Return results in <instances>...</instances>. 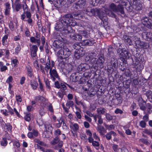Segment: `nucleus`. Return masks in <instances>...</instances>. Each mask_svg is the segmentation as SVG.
Here are the masks:
<instances>
[{
  "label": "nucleus",
  "mask_w": 152,
  "mask_h": 152,
  "mask_svg": "<svg viewBox=\"0 0 152 152\" xmlns=\"http://www.w3.org/2000/svg\"><path fill=\"white\" fill-rule=\"evenodd\" d=\"M146 96L151 102H152V92L151 91H148L146 93Z\"/></svg>",
  "instance_id": "35"
},
{
  "label": "nucleus",
  "mask_w": 152,
  "mask_h": 152,
  "mask_svg": "<svg viewBox=\"0 0 152 152\" xmlns=\"http://www.w3.org/2000/svg\"><path fill=\"white\" fill-rule=\"evenodd\" d=\"M146 125L145 121H141L140 123V126L142 128L145 127Z\"/></svg>",
  "instance_id": "47"
},
{
  "label": "nucleus",
  "mask_w": 152,
  "mask_h": 152,
  "mask_svg": "<svg viewBox=\"0 0 152 152\" xmlns=\"http://www.w3.org/2000/svg\"><path fill=\"white\" fill-rule=\"evenodd\" d=\"M31 53L32 57H34L36 56L37 55V52L38 50V48L36 45H33L31 48Z\"/></svg>",
  "instance_id": "12"
},
{
  "label": "nucleus",
  "mask_w": 152,
  "mask_h": 152,
  "mask_svg": "<svg viewBox=\"0 0 152 152\" xmlns=\"http://www.w3.org/2000/svg\"><path fill=\"white\" fill-rule=\"evenodd\" d=\"M79 68L82 71H84L89 68V66L86 64H82L79 66Z\"/></svg>",
  "instance_id": "21"
},
{
  "label": "nucleus",
  "mask_w": 152,
  "mask_h": 152,
  "mask_svg": "<svg viewBox=\"0 0 152 152\" xmlns=\"http://www.w3.org/2000/svg\"><path fill=\"white\" fill-rule=\"evenodd\" d=\"M35 146H37L38 149L40 150L43 152H53L52 150L49 149H45L44 148L39 145L38 144H35Z\"/></svg>",
  "instance_id": "26"
},
{
  "label": "nucleus",
  "mask_w": 152,
  "mask_h": 152,
  "mask_svg": "<svg viewBox=\"0 0 152 152\" xmlns=\"http://www.w3.org/2000/svg\"><path fill=\"white\" fill-rule=\"evenodd\" d=\"M105 126L109 130L114 129L115 128V126L113 125H110L109 126L106 125Z\"/></svg>",
  "instance_id": "48"
},
{
  "label": "nucleus",
  "mask_w": 152,
  "mask_h": 152,
  "mask_svg": "<svg viewBox=\"0 0 152 152\" xmlns=\"http://www.w3.org/2000/svg\"><path fill=\"white\" fill-rule=\"evenodd\" d=\"M60 87L62 90H65L66 89V87L64 83H61Z\"/></svg>",
  "instance_id": "58"
},
{
  "label": "nucleus",
  "mask_w": 152,
  "mask_h": 152,
  "mask_svg": "<svg viewBox=\"0 0 152 152\" xmlns=\"http://www.w3.org/2000/svg\"><path fill=\"white\" fill-rule=\"evenodd\" d=\"M32 133L33 135L36 137L38 135V132L37 130H33L32 131Z\"/></svg>",
  "instance_id": "60"
},
{
  "label": "nucleus",
  "mask_w": 152,
  "mask_h": 152,
  "mask_svg": "<svg viewBox=\"0 0 152 152\" xmlns=\"http://www.w3.org/2000/svg\"><path fill=\"white\" fill-rule=\"evenodd\" d=\"M115 112L116 114H122L123 113V111L121 110V109H119L118 108L116 109V110H115Z\"/></svg>",
  "instance_id": "59"
},
{
  "label": "nucleus",
  "mask_w": 152,
  "mask_h": 152,
  "mask_svg": "<svg viewBox=\"0 0 152 152\" xmlns=\"http://www.w3.org/2000/svg\"><path fill=\"white\" fill-rule=\"evenodd\" d=\"M7 138L6 137L3 138L1 142V145L5 146L7 145Z\"/></svg>",
  "instance_id": "39"
},
{
  "label": "nucleus",
  "mask_w": 152,
  "mask_h": 152,
  "mask_svg": "<svg viewBox=\"0 0 152 152\" xmlns=\"http://www.w3.org/2000/svg\"><path fill=\"white\" fill-rule=\"evenodd\" d=\"M139 106L140 109L142 110H145L146 109V103L141 97H139L138 100Z\"/></svg>",
  "instance_id": "10"
},
{
  "label": "nucleus",
  "mask_w": 152,
  "mask_h": 152,
  "mask_svg": "<svg viewBox=\"0 0 152 152\" xmlns=\"http://www.w3.org/2000/svg\"><path fill=\"white\" fill-rule=\"evenodd\" d=\"M12 7L16 11L18 12L19 10V0H16L15 1Z\"/></svg>",
  "instance_id": "29"
},
{
  "label": "nucleus",
  "mask_w": 152,
  "mask_h": 152,
  "mask_svg": "<svg viewBox=\"0 0 152 152\" xmlns=\"http://www.w3.org/2000/svg\"><path fill=\"white\" fill-rule=\"evenodd\" d=\"M86 14L90 16L95 15H97L100 18L103 20V18L105 17V14L103 11L102 8L101 9L98 10L96 8L91 9L90 12L86 10Z\"/></svg>",
  "instance_id": "4"
},
{
  "label": "nucleus",
  "mask_w": 152,
  "mask_h": 152,
  "mask_svg": "<svg viewBox=\"0 0 152 152\" xmlns=\"http://www.w3.org/2000/svg\"><path fill=\"white\" fill-rule=\"evenodd\" d=\"M34 66L37 70H38L39 69V67L37 61H35L34 62Z\"/></svg>",
  "instance_id": "52"
},
{
  "label": "nucleus",
  "mask_w": 152,
  "mask_h": 152,
  "mask_svg": "<svg viewBox=\"0 0 152 152\" xmlns=\"http://www.w3.org/2000/svg\"><path fill=\"white\" fill-rule=\"evenodd\" d=\"M9 27L12 31H13L14 30V27L13 26V24L12 22L10 21L9 23Z\"/></svg>",
  "instance_id": "56"
},
{
  "label": "nucleus",
  "mask_w": 152,
  "mask_h": 152,
  "mask_svg": "<svg viewBox=\"0 0 152 152\" xmlns=\"http://www.w3.org/2000/svg\"><path fill=\"white\" fill-rule=\"evenodd\" d=\"M93 61V66L94 69H96L98 67L100 68H103V64L104 62V59L103 57L102 56L99 57L98 60L94 58Z\"/></svg>",
  "instance_id": "6"
},
{
  "label": "nucleus",
  "mask_w": 152,
  "mask_h": 152,
  "mask_svg": "<svg viewBox=\"0 0 152 152\" xmlns=\"http://www.w3.org/2000/svg\"><path fill=\"white\" fill-rule=\"evenodd\" d=\"M49 73L51 77L52 78L53 81H54L55 80V78H58V74L55 69H50V70Z\"/></svg>",
  "instance_id": "13"
},
{
  "label": "nucleus",
  "mask_w": 152,
  "mask_h": 152,
  "mask_svg": "<svg viewBox=\"0 0 152 152\" xmlns=\"http://www.w3.org/2000/svg\"><path fill=\"white\" fill-rule=\"evenodd\" d=\"M23 9L24 13L26 15L27 18H31V14L30 12L28 11L27 6L25 4L23 5Z\"/></svg>",
  "instance_id": "15"
},
{
  "label": "nucleus",
  "mask_w": 152,
  "mask_h": 152,
  "mask_svg": "<svg viewBox=\"0 0 152 152\" xmlns=\"http://www.w3.org/2000/svg\"><path fill=\"white\" fill-rule=\"evenodd\" d=\"M105 109L103 108H98L97 110V111L99 113L103 114L105 112Z\"/></svg>",
  "instance_id": "46"
},
{
  "label": "nucleus",
  "mask_w": 152,
  "mask_h": 152,
  "mask_svg": "<svg viewBox=\"0 0 152 152\" xmlns=\"http://www.w3.org/2000/svg\"><path fill=\"white\" fill-rule=\"evenodd\" d=\"M59 142V140L57 138L54 139L53 141L51 142L52 145H54L57 144Z\"/></svg>",
  "instance_id": "53"
},
{
  "label": "nucleus",
  "mask_w": 152,
  "mask_h": 152,
  "mask_svg": "<svg viewBox=\"0 0 152 152\" xmlns=\"http://www.w3.org/2000/svg\"><path fill=\"white\" fill-rule=\"evenodd\" d=\"M45 82L46 84V87L47 88L49 89L50 88V85L49 81L48 79H45Z\"/></svg>",
  "instance_id": "49"
},
{
  "label": "nucleus",
  "mask_w": 152,
  "mask_h": 152,
  "mask_svg": "<svg viewBox=\"0 0 152 152\" xmlns=\"http://www.w3.org/2000/svg\"><path fill=\"white\" fill-rule=\"evenodd\" d=\"M49 63L48 62L46 64L45 66V70L47 72H48L49 69L50 70V69H52V67L54 66V64L53 62H52L51 66L50 64V61H49Z\"/></svg>",
  "instance_id": "22"
},
{
  "label": "nucleus",
  "mask_w": 152,
  "mask_h": 152,
  "mask_svg": "<svg viewBox=\"0 0 152 152\" xmlns=\"http://www.w3.org/2000/svg\"><path fill=\"white\" fill-rule=\"evenodd\" d=\"M35 100L39 102L42 107H46L51 112L53 111V107L51 104L48 103L47 99L43 96H37L35 97Z\"/></svg>",
  "instance_id": "3"
},
{
  "label": "nucleus",
  "mask_w": 152,
  "mask_h": 152,
  "mask_svg": "<svg viewBox=\"0 0 152 152\" xmlns=\"http://www.w3.org/2000/svg\"><path fill=\"white\" fill-rule=\"evenodd\" d=\"M88 141L90 143H91L92 145H93V146L94 147L99 146V143L97 141H94V139L93 138L92 139V140L91 141Z\"/></svg>",
  "instance_id": "38"
},
{
  "label": "nucleus",
  "mask_w": 152,
  "mask_h": 152,
  "mask_svg": "<svg viewBox=\"0 0 152 152\" xmlns=\"http://www.w3.org/2000/svg\"><path fill=\"white\" fill-rule=\"evenodd\" d=\"M4 128L6 132L7 131H10L12 129V127L10 124H6L4 126Z\"/></svg>",
  "instance_id": "37"
},
{
  "label": "nucleus",
  "mask_w": 152,
  "mask_h": 152,
  "mask_svg": "<svg viewBox=\"0 0 152 152\" xmlns=\"http://www.w3.org/2000/svg\"><path fill=\"white\" fill-rule=\"evenodd\" d=\"M26 69L27 72L28 76L31 78H32L34 76L32 72V69L31 67L30 66H27L26 67Z\"/></svg>",
  "instance_id": "25"
},
{
  "label": "nucleus",
  "mask_w": 152,
  "mask_h": 152,
  "mask_svg": "<svg viewBox=\"0 0 152 152\" xmlns=\"http://www.w3.org/2000/svg\"><path fill=\"white\" fill-rule=\"evenodd\" d=\"M12 65L14 67L18 65V60L15 58L11 60Z\"/></svg>",
  "instance_id": "41"
},
{
  "label": "nucleus",
  "mask_w": 152,
  "mask_h": 152,
  "mask_svg": "<svg viewBox=\"0 0 152 152\" xmlns=\"http://www.w3.org/2000/svg\"><path fill=\"white\" fill-rule=\"evenodd\" d=\"M46 112V110H45L43 107L41 108L39 111V114L41 116H42L45 115Z\"/></svg>",
  "instance_id": "40"
},
{
  "label": "nucleus",
  "mask_w": 152,
  "mask_h": 152,
  "mask_svg": "<svg viewBox=\"0 0 152 152\" xmlns=\"http://www.w3.org/2000/svg\"><path fill=\"white\" fill-rule=\"evenodd\" d=\"M45 127L46 129V130L47 131L50 132H51L53 130V128L50 124H48L45 125Z\"/></svg>",
  "instance_id": "32"
},
{
  "label": "nucleus",
  "mask_w": 152,
  "mask_h": 152,
  "mask_svg": "<svg viewBox=\"0 0 152 152\" xmlns=\"http://www.w3.org/2000/svg\"><path fill=\"white\" fill-rule=\"evenodd\" d=\"M86 133L87 135L89 136L88 138V141H91L93 138L92 137V134L90 130H88L86 131Z\"/></svg>",
  "instance_id": "31"
},
{
  "label": "nucleus",
  "mask_w": 152,
  "mask_h": 152,
  "mask_svg": "<svg viewBox=\"0 0 152 152\" xmlns=\"http://www.w3.org/2000/svg\"><path fill=\"white\" fill-rule=\"evenodd\" d=\"M95 42L92 39L86 40L82 42V44L84 45L92 46Z\"/></svg>",
  "instance_id": "16"
},
{
  "label": "nucleus",
  "mask_w": 152,
  "mask_h": 152,
  "mask_svg": "<svg viewBox=\"0 0 152 152\" xmlns=\"http://www.w3.org/2000/svg\"><path fill=\"white\" fill-rule=\"evenodd\" d=\"M123 39L124 40V42L127 43L129 45H131L132 44V41L129 38V37L126 35H124L123 37Z\"/></svg>",
  "instance_id": "24"
},
{
  "label": "nucleus",
  "mask_w": 152,
  "mask_h": 152,
  "mask_svg": "<svg viewBox=\"0 0 152 152\" xmlns=\"http://www.w3.org/2000/svg\"><path fill=\"white\" fill-rule=\"evenodd\" d=\"M106 117L108 120H110L112 119V116L108 113L106 114Z\"/></svg>",
  "instance_id": "55"
},
{
  "label": "nucleus",
  "mask_w": 152,
  "mask_h": 152,
  "mask_svg": "<svg viewBox=\"0 0 152 152\" xmlns=\"http://www.w3.org/2000/svg\"><path fill=\"white\" fill-rule=\"evenodd\" d=\"M137 42L142 48L146 49L149 47V45L147 43L140 42L139 41H138Z\"/></svg>",
  "instance_id": "20"
},
{
  "label": "nucleus",
  "mask_w": 152,
  "mask_h": 152,
  "mask_svg": "<svg viewBox=\"0 0 152 152\" xmlns=\"http://www.w3.org/2000/svg\"><path fill=\"white\" fill-rule=\"evenodd\" d=\"M143 119L144 121L147 122L148 120V114H146L143 117Z\"/></svg>",
  "instance_id": "57"
},
{
  "label": "nucleus",
  "mask_w": 152,
  "mask_h": 152,
  "mask_svg": "<svg viewBox=\"0 0 152 152\" xmlns=\"http://www.w3.org/2000/svg\"><path fill=\"white\" fill-rule=\"evenodd\" d=\"M80 15L79 14H76L74 13L71 14H68L65 15L61 20V23H57L55 27V29L59 31H63L62 34H66L70 31V29H72L71 26H74L77 24L75 21L73 20L78 19L77 16Z\"/></svg>",
  "instance_id": "1"
},
{
  "label": "nucleus",
  "mask_w": 152,
  "mask_h": 152,
  "mask_svg": "<svg viewBox=\"0 0 152 152\" xmlns=\"http://www.w3.org/2000/svg\"><path fill=\"white\" fill-rule=\"evenodd\" d=\"M98 119V123L100 124H102L103 123L102 119L101 118V116L99 115H95L94 116V118L95 122L97 121V118Z\"/></svg>",
  "instance_id": "28"
},
{
  "label": "nucleus",
  "mask_w": 152,
  "mask_h": 152,
  "mask_svg": "<svg viewBox=\"0 0 152 152\" xmlns=\"http://www.w3.org/2000/svg\"><path fill=\"white\" fill-rule=\"evenodd\" d=\"M5 14L6 15H9L10 14V4L9 2H7L5 4Z\"/></svg>",
  "instance_id": "19"
},
{
  "label": "nucleus",
  "mask_w": 152,
  "mask_h": 152,
  "mask_svg": "<svg viewBox=\"0 0 152 152\" xmlns=\"http://www.w3.org/2000/svg\"><path fill=\"white\" fill-rule=\"evenodd\" d=\"M12 80V76H10L6 80V82L9 84V87L11 86V83Z\"/></svg>",
  "instance_id": "42"
},
{
  "label": "nucleus",
  "mask_w": 152,
  "mask_h": 152,
  "mask_svg": "<svg viewBox=\"0 0 152 152\" xmlns=\"http://www.w3.org/2000/svg\"><path fill=\"white\" fill-rule=\"evenodd\" d=\"M140 142H142L146 145H147L148 143V142L146 140L143 139H140Z\"/></svg>",
  "instance_id": "63"
},
{
  "label": "nucleus",
  "mask_w": 152,
  "mask_h": 152,
  "mask_svg": "<svg viewBox=\"0 0 152 152\" xmlns=\"http://www.w3.org/2000/svg\"><path fill=\"white\" fill-rule=\"evenodd\" d=\"M7 67L4 65L2 68H1V69H0V71L1 72H5L6 70L7 69Z\"/></svg>",
  "instance_id": "61"
},
{
  "label": "nucleus",
  "mask_w": 152,
  "mask_h": 152,
  "mask_svg": "<svg viewBox=\"0 0 152 152\" xmlns=\"http://www.w3.org/2000/svg\"><path fill=\"white\" fill-rule=\"evenodd\" d=\"M85 4V2L84 1L80 0L76 3V8L77 9L82 8Z\"/></svg>",
  "instance_id": "18"
},
{
  "label": "nucleus",
  "mask_w": 152,
  "mask_h": 152,
  "mask_svg": "<svg viewBox=\"0 0 152 152\" xmlns=\"http://www.w3.org/2000/svg\"><path fill=\"white\" fill-rule=\"evenodd\" d=\"M77 77L75 75H72L70 77V79L73 82L77 81Z\"/></svg>",
  "instance_id": "44"
},
{
  "label": "nucleus",
  "mask_w": 152,
  "mask_h": 152,
  "mask_svg": "<svg viewBox=\"0 0 152 152\" xmlns=\"http://www.w3.org/2000/svg\"><path fill=\"white\" fill-rule=\"evenodd\" d=\"M30 40L31 42L35 43H37L38 45H39L40 44V42L39 39H36L34 37H31L30 38Z\"/></svg>",
  "instance_id": "27"
},
{
  "label": "nucleus",
  "mask_w": 152,
  "mask_h": 152,
  "mask_svg": "<svg viewBox=\"0 0 152 152\" xmlns=\"http://www.w3.org/2000/svg\"><path fill=\"white\" fill-rule=\"evenodd\" d=\"M24 118L25 120L27 121H30L31 118L30 117V114L28 113L26 114L24 117Z\"/></svg>",
  "instance_id": "50"
},
{
  "label": "nucleus",
  "mask_w": 152,
  "mask_h": 152,
  "mask_svg": "<svg viewBox=\"0 0 152 152\" xmlns=\"http://www.w3.org/2000/svg\"><path fill=\"white\" fill-rule=\"evenodd\" d=\"M96 129L97 131L101 135H104L106 132V129L102 126L98 125Z\"/></svg>",
  "instance_id": "14"
},
{
  "label": "nucleus",
  "mask_w": 152,
  "mask_h": 152,
  "mask_svg": "<svg viewBox=\"0 0 152 152\" xmlns=\"http://www.w3.org/2000/svg\"><path fill=\"white\" fill-rule=\"evenodd\" d=\"M54 5L58 8L62 7L65 4V1L64 0H58L54 2Z\"/></svg>",
  "instance_id": "11"
},
{
  "label": "nucleus",
  "mask_w": 152,
  "mask_h": 152,
  "mask_svg": "<svg viewBox=\"0 0 152 152\" xmlns=\"http://www.w3.org/2000/svg\"><path fill=\"white\" fill-rule=\"evenodd\" d=\"M70 127L71 131L74 132L77 131L79 129V126L77 124L72 122L70 123Z\"/></svg>",
  "instance_id": "17"
},
{
  "label": "nucleus",
  "mask_w": 152,
  "mask_h": 152,
  "mask_svg": "<svg viewBox=\"0 0 152 152\" xmlns=\"http://www.w3.org/2000/svg\"><path fill=\"white\" fill-rule=\"evenodd\" d=\"M134 65L136 66H137V65H141V63L140 62V61H139V60H137V59L136 58V61L134 63Z\"/></svg>",
  "instance_id": "64"
},
{
  "label": "nucleus",
  "mask_w": 152,
  "mask_h": 152,
  "mask_svg": "<svg viewBox=\"0 0 152 152\" xmlns=\"http://www.w3.org/2000/svg\"><path fill=\"white\" fill-rule=\"evenodd\" d=\"M113 148L115 152H116L119 149L118 148V146L115 144L113 145Z\"/></svg>",
  "instance_id": "54"
},
{
  "label": "nucleus",
  "mask_w": 152,
  "mask_h": 152,
  "mask_svg": "<svg viewBox=\"0 0 152 152\" xmlns=\"http://www.w3.org/2000/svg\"><path fill=\"white\" fill-rule=\"evenodd\" d=\"M150 21V20H149L147 17H144L142 19V22L143 24L147 27Z\"/></svg>",
  "instance_id": "23"
},
{
  "label": "nucleus",
  "mask_w": 152,
  "mask_h": 152,
  "mask_svg": "<svg viewBox=\"0 0 152 152\" xmlns=\"http://www.w3.org/2000/svg\"><path fill=\"white\" fill-rule=\"evenodd\" d=\"M117 52L119 53L120 55L121 56V57L124 59H128L129 58V53L126 50L122 49H121L119 48L118 49Z\"/></svg>",
  "instance_id": "8"
},
{
  "label": "nucleus",
  "mask_w": 152,
  "mask_h": 152,
  "mask_svg": "<svg viewBox=\"0 0 152 152\" xmlns=\"http://www.w3.org/2000/svg\"><path fill=\"white\" fill-rule=\"evenodd\" d=\"M5 111H7V113H9L10 114L12 115L14 114L13 110L10 107L8 104L7 105V109L5 110Z\"/></svg>",
  "instance_id": "33"
},
{
  "label": "nucleus",
  "mask_w": 152,
  "mask_h": 152,
  "mask_svg": "<svg viewBox=\"0 0 152 152\" xmlns=\"http://www.w3.org/2000/svg\"><path fill=\"white\" fill-rule=\"evenodd\" d=\"M8 38V34H7L6 35H5L3 37L2 39V43L3 45H5V41H7V39Z\"/></svg>",
  "instance_id": "51"
},
{
  "label": "nucleus",
  "mask_w": 152,
  "mask_h": 152,
  "mask_svg": "<svg viewBox=\"0 0 152 152\" xmlns=\"http://www.w3.org/2000/svg\"><path fill=\"white\" fill-rule=\"evenodd\" d=\"M70 31L69 32L68 34H70L69 35L70 37L72 39L75 40H81L82 37L80 34H75V31L73 30L72 28L71 29H70Z\"/></svg>",
  "instance_id": "7"
},
{
  "label": "nucleus",
  "mask_w": 152,
  "mask_h": 152,
  "mask_svg": "<svg viewBox=\"0 0 152 152\" xmlns=\"http://www.w3.org/2000/svg\"><path fill=\"white\" fill-rule=\"evenodd\" d=\"M70 55V52L67 48H64L60 50L57 53L58 60L62 59L69 57Z\"/></svg>",
  "instance_id": "5"
},
{
  "label": "nucleus",
  "mask_w": 152,
  "mask_h": 152,
  "mask_svg": "<svg viewBox=\"0 0 152 152\" xmlns=\"http://www.w3.org/2000/svg\"><path fill=\"white\" fill-rule=\"evenodd\" d=\"M79 33L84 37H85L87 38L88 37V32L85 31H79Z\"/></svg>",
  "instance_id": "36"
},
{
  "label": "nucleus",
  "mask_w": 152,
  "mask_h": 152,
  "mask_svg": "<svg viewBox=\"0 0 152 152\" xmlns=\"http://www.w3.org/2000/svg\"><path fill=\"white\" fill-rule=\"evenodd\" d=\"M58 123H56V126L58 127L59 128L61 126L62 122H63L62 119L60 118V119H58L57 121Z\"/></svg>",
  "instance_id": "45"
},
{
  "label": "nucleus",
  "mask_w": 152,
  "mask_h": 152,
  "mask_svg": "<svg viewBox=\"0 0 152 152\" xmlns=\"http://www.w3.org/2000/svg\"><path fill=\"white\" fill-rule=\"evenodd\" d=\"M30 84L32 89H36L38 86V83L36 81L34 80H32L31 81Z\"/></svg>",
  "instance_id": "30"
},
{
  "label": "nucleus",
  "mask_w": 152,
  "mask_h": 152,
  "mask_svg": "<svg viewBox=\"0 0 152 152\" xmlns=\"http://www.w3.org/2000/svg\"><path fill=\"white\" fill-rule=\"evenodd\" d=\"M93 137L96 140H100V139L99 137L96 135L95 132L93 133Z\"/></svg>",
  "instance_id": "62"
},
{
  "label": "nucleus",
  "mask_w": 152,
  "mask_h": 152,
  "mask_svg": "<svg viewBox=\"0 0 152 152\" xmlns=\"http://www.w3.org/2000/svg\"><path fill=\"white\" fill-rule=\"evenodd\" d=\"M119 4L117 7L113 3L110 4L108 6L109 8H108L107 5H105L102 7V9L104 12L105 14V17L107 15L112 17H115V15L112 12H119L122 14L124 13V7H126L128 4L127 0H121L119 2Z\"/></svg>",
  "instance_id": "2"
},
{
  "label": "nucleus",
  "mask_w": 152,
  "mask_h": 152,
  "mask_svg": "<svg viewBox=\"0 0 152 152\" xmlns=\"http://www.w3.org/2000/svg\"><path fill=\"white\" fill-rule=\"evenodd\" d=\"M85 53V52L83 49L82 48H80L75 53L74 56L76 58L78 59L83 56Z\"/></svg>",
  "instance_id": "9"
},
{
  "label": "nucleus",
  "mask_w": 152,
  "mask_h": 152,
  "mask_svg": "<svg viewBox=\"0 0 152 152\" xmlns=\"http://www.w3.org/2000/svg\"><path fill=\"white\" fill-rule=\"evenodd\" d=\"M34 142L38 144L39 145L43 146H46V143H45L44 142L40 141L38 139H35L34 140Z\"/></svg>",
  "instance_id": "34"
},
{
  "label": "nucleus",
  "mask_w": 152,
  "mask_h": 152,
  "mask_svg": "<svg viewBox=\"0 0 152 152\" xmlns=\"http://www.w3.org/2000/svg\"><path fill=\"white\" fill-rule=\"evenodd\" d=\"M146 107L147 108V111L148 112L151 113L152 112V107L151 105L149 103H147L146 105Z\"/></svg>",
  "instance_id": "43"
}]
</instances>
